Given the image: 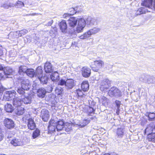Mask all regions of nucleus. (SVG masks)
<instances>
[{
	"instance_id": "nucleus-62",
	"label": "nucleus",
	"mask_w": 155,
	"mask_h": 155,
	"mask_svg": "<svg viewBox=\"0 0 155 155\" xmlns=\"http://www.w3.org/2000/svg\"><path fill=\"white\" fill-rule=\"evenodd\" d=\"M48 90L49 92H51L53 89V88L52 85L49 86L48 87Z\"/></svg>"
},
{
	"instance_id": "nucleus-18",
	"label": "nucleus",
	"mask_w": 155,
	"mask_h": 155,
	"mask_svg": "<svg viewBox=\"0 0 155 155\" xmlns=\"http://www.w3.org/2000/svg\"><path fill=\"white\" fill-rule=\"evenodd\" d=\"M4 75L7 78H10V76L12 75L13 73V71L12 69L10 67H7L5 68L4 70Z\"/></svg>"
},
{
	"instance_id": "nucleus-20",
	"label": "nucleus",
	"mask_w": 155,
	"mask_h": 155,
	"mask_svg": "<svg viewBox=\"0 0 155 155\" xmlns=\"http://www.w3.org/2000/svg\"><path fill=\"white\" fill-rule=\"evenodd\" d=\"M147 12L148 10L147 9L141 7L137 9L135 13V15L137 16L142 14H145Z\"/></svg>"
},
{
	"instance_id": "nucleus-27",
	"label": "nucleus",
	"mask_w": 155,
	"mask_h": 155,
	"mask_svg": "<svg viewBox=\"0 0 155 155\" xmlns=\"http://www.w3.org/2000/svg\"><path fill=\"white\" fill-rule=\"evenodd\" d=\"M51 79L53 81L56 82L59 79V75L58 73L55 71L51 75Z\"/></svg>"
},
{
	"instance_id": "nucleus-59",
	"label": "nucleus",
	"mask_w": 155,
	"mask_h": 155,
	"mask_svg": "<svg viewBox=\"0 0 155 155\" xmlns=\"http://www.w3.org/2000/svg\"><path fill=\"white\" fill-rule=\"evenodd\" d=\"M71 16L69 13H66L64 14L63 15V17L64 18H67L70 16Z\"/></svg>"
},
{
	"instance_id": "nucleus-7",
	"label": "nucleus",
	"mask_w": 155,
	"mask_h": 155,
	"mask_svg": "<svg viewBox=\"0 0 155 155\" xmlns=\"http://www.w3.org/2000/svg\"><path fill=\"white\" fill-rule=\"evenodd\" d=\"M15 97V94L11 91L5 92L3 96V99L7 101H11Z\"/></svg>"
},
{
	"instance_id": "nucleus-39",
	"label": "nucleus",
	"mask_w": 155,
	"mask_h": 155,
	"mask_svg": "<svg viewBox=\"0 0 155 155\" xmlns=\"http://www.w3.org/2000/svg\"><path fill=\"white\" fill-rule=\"evenodd\" d=\"M90 122V120L84 119L83 122L79 124L78 126L80 127H83L87 125Z\"/></svg>"
},
{
	"instance_id": "nucleus-35",
	"label": "nucleus",
	"mask_w": 155,
	"mask_h": 155,
	"mask_svg": "<svg viewBox=\"0 0 155 155\" xmlns=\"http://www.w3.org/2000/svg\"><path fill=\"white\" fill-rule=\"evenodd\" d=\"M26 74L30 77H33L35 76V71L33 69H28Z\"/></svg>"
},
{
	"instance_id": "nucleus-40",
	"label": "nucleus",
	"mask_w": 155,
	"mask_h": 155,
	"mask_svg": "<svg viewBox=\"0 0 155 155\" xmlns=\"http://www.w3.org/2000/svg\"><path fill=\"white\" fill-rule=\"evenodd\" d=\"M40 133V130L38 129H36L35 130L32 134V137L33 139H35L39 135Z\"/></svg>"
},
{
	"instance_id": "nucleus-64",
	"label": "nucleus",
	"mask_w": 155,
	"mask_h": 155,
	"mask_svg": "<svg viewBox=\"0 0 155 155\" xmlns=\"http://www.w3.org/2000/svg\"><path fill=\"white\" fill-rule=\"evenodd\" d=\"M2 7L8 9L9 8V5L7 4H4L3 5Z\"/></svg>"
},
{
	"instance_id": "nucleus-49",
	"label": "nucleus",
	"mask_w": 155,
	"mask_h": 155,
	"mask_svg": "<svg viewBox=\"0 0 155 155\" xmlns=\"http://www.w3.org/2000/svg\"><path fill=\"white\" fill-rule=\"evenodd\" d=\"M57 32V29L56 28L54 27L50 31V34L51 36H52L55 35Z\"/></svg>"
},
{
	"instance_id": "nucleus-12",
	"label": "nucleus",
	"mask_w": 155,
	"mask_h": 155,
	"mask_svg": "<svg viewBox=\"0 0 155 155\" xmlns=\"http://www.w3.org/2000/svg\"><path fill=\"white\" fill-rule=\"evenodd\" d=\"M44 70L46 73H51L53 72V69L51 64L49 62H46L44 65Z\"/></svg>"
},
{
	"instance_id": "nucleus-22",
	"label": "nucleus",
	"mask_w": 155,
	"mask_h": 155,
	"mask_svg": "<svg viewBox=\"0 0 155 155\" xmlns=\"http://www.w3.org/2000/svg\"><path fill=\"white\" fill-rule=\"evenodd\" d=\"M42 68L41 66L38 67L35 72V77L38 78L43 75L42 74Z\"/></svg>"
},
{
	"instance_id": "nucleus-55",
	"label": "nucleus",
	"mask_w": 155,
	"mask_h": 155,
	"mask_svg": "<svg viewBox=\"0 0 155 155\" xmlns=\"http://www.w3.org/2000/svg\"><path fill=\"white\" fill-rule=\"evenodd\" d=\"M76 92L79 96H81L83 95V93L82 91L80 89H78L76 90Z\"/></svg>"
},
{
	"instance_id": "nucleus-63",
	"label": "nucleus",
	"mask_w": 155,
	"mask_h": 155,
	"mask_svg": "<svg viewBox=\"0 0 155 155\" xmlns=\"http://www.w3.org/2000/svg\"><path fill=\"white\" fill-rule=\"evenodd\" d=\"M3 137V136L2 133L0 131V141L2 140Z\"/></svg>"
},
{
	"instance_id": "nucleus-8",
	"label": "nucleus",
	"mask_w": 155,
	"mask_h": 155,
	"mask_svg": "<svg viewBox=\"0 0 155 155\" xmlns=\"http://www.w3.org/2000/svg\"><path fill=\"white\" fill-rule=\"evenodd\" d=\"M48 111L46 109L42 110L41 112L40 117L43 121H47L49 118V115Z\"/></svg>"
},
{
	"instance_id": "nucleus-46",
	"label": "nucleus",
	"mask_w": 155,
	"mask_h": 155,
	"mask_svg": "<svg viewBox=\"0 0 155 155\" xmlns=\"http://www.w3.org/2000/svg\"><path fill=\"white\" fill-rule=\"evenodd\" d=\"M63 89L60 87H58L55 89V93L58 95H59L63 93Z\"/></svg>"
},
{
	"instance_id": "nucleus-45",
	"label": "nucleus",
	"mask_w": 155,
	"mask_h": 155,
	"mask_svg": "<svg viewBox=\"0 0 155 155\" xmlns=\"http://www.w3.org/2000/svg\"><path fill=\"white\" fill-rule=\"evenodd\" d=\"M84 28V27H83L80 25L78 24L77 27L75 28L77 32L78 33H79L80 32H82L83 29Z\"/></svg>"
},
{
	"instance_id": "nucleus-50",
	"label": "nucleus",
	"mask_w": 155,
	"mask_h": 155,
	"mask_svg": "<svg viewBox=\"0 0 155 155\" xmlns=\"http://www.w3.org/2000/svg\"><path fill=\"white\" fill-rule=\"evenodd\" d=\"M66 84V81L62 79L58 81V85H60L61 86H65V87Z\"/></svg>"
},
{
	"instance_id": "nucleus-60",
	"label": "nucleus",
	"mask_w": 155,
	"mask_h": 155,
	"mask_svg": "<svg viewBox=\"0 0 155 155\" xmlns=\"http://www.w3.org/2000/svg\"><path fill=\"white\" fill-rule=\"evenodd\" d=\"M53 20H51L49 21L47 23V25H47L48 26H51L52 24L53 23Z\"/></svg>"
},
{
	"instance_id": "nucleus-17",
	"label": "nucleus",
	"mask_w": 155,
	"mask_h": 155,
	"mask_svg": "<svg viewBox=\"0 0 155 155\" xmlns=\"http://www.w3.org/2000/svg\"><path fill=\"white\" fill-rule=\"evenodd\" d=\"M78 20V18L76 17H70L68 20L69 25L71 27H74L77 24Z\"/></svg>"
},
{
	"instance_id": "nucleus-4",
	"label": "nucleus",
	"mask_w": 155,
	"mask_h": 155,
	"mask_svg": "<svg viewBox=\"0 0 155 155\" xmlns=\"http://www.w3.org/2000/svg\"><path fill=\"white\" fill-rule=\"evenodd\" d=\"M23 120L24 121H25V120H27V125L29 129L31 130H33L35 129L36 127V125L34 120L32 118L24 117L23 118Z\"/></svg>"
},
{
	"instance_id": "nucleus-6",
	"label": "nucleus",
	"mask_w": 155,
	"mask_h": 155,
	"mask_svg": "<svg viewBox=\"0 0 155 155\" xmlns=\"http://www.w3.org/2000/svg\"><path fill=\"white\" fill-rule=\"evenodd\" d=\"M4 124L5 127L8 129L13 128L15 127V124L13 120L8 118H6L4 120Z\"/></svg>"
},
{
	"instance_id": "nucleus-9",
	"label": "nucleus",
	"mask_w": 155,
	"mask_h": 155,
	"mask_svg": "<svg viewBox=\"0 0 155 155\" xmlns=\"http://www.w3.org/2000/svg\"><path fill=\"white\" fill-rule=\"evenodd\" d=\"M10 143L14 146H22L24 145L23 140L20 139L13 138L11 140Z\"/></svg>"
},
{
	"instance_id": "nucleus-14",
	"label": "nucleus",
	"mask_w": 155,
	"mask_h": 155,
	"mask_svg": "<svg viewBox=\"0 0 155 155\" xmlns=\"http://www.w3.org/2000/svg\"><path fill=\"white\" fill-rule=\"evenodd\" d=\"M75 85L74 81L72 79H68L66 80L65 87L67 89H71Z\"/></svg>"
},
{
	"instance_id": "nucleus-30",
	"label": "nucleus",
	"mask_w": 155,
	"mask_h": 155,
	"mask_svg": "<svg viewBox=\"0 0 155 155\" xmlns=\"http://www.w3.org/2000/svg\"><path fill=\"white\" fill-rule=\"evenodd\" d=\"M5 110L7 112L11 113L13 111L14 108L11 104H7L5 106Z\"/></svg>"
},
{
	"instance_id": "nucleus-34",
	"label": "nucleus",
	"mask_w": 155,
	"mask_h": 155,
	"mask_svg": "<svg viewBox=\"0 0 155 155\" xmlns=\"http://www.w3.org/2000/svg\"><path fill=\"white\" fill-rule=\"evenodd\" d=\"M124 130L122 128H118L116 132L118 137L119 138H122L124 136Z\"/></svg>"
},
{
	"instance_id": "nucleus-3",
	"label": "nucleus",
	"mask_w": 155,
	"mask_h": 155,
	"mask_svg": "<svg viewBox=\"0 0 155 155\" xmlns=\"http://www.w3.org/2000/svg\"><path fill=\"white\" fill-rule=\"evenodd\" d=\"M91 67L94 71L97 72L104 66V63L101 60L95 61L92 63Z\"/></svg>"
},
{
	"instance_id": "nucleus-36",
	"label": "nucleus",
	"mask_w": 155,
	"mask_h": 155,
	"mask_svg": "<svg viewBox=\"0 0 155 155\" xmlns=\"http://www.w3.org/2000/svg\"><path fill=\"white\" fill-rule=\"evenodd\" d=\"M147 138L149 141L155 142V131L148 135Z\"/></svg>"
},
{
	"instance_id": "nucleus-56",
	"label": "nucleus",
	"mask_w": 155,
	"mask_h": 155,
	"mask_svg": "<svg viewBox=\"0 0 155 155\" xmlns=\"http://www.w3.org/2000/svg\"><path fill=\"white\" fill-rule=\"evenodd\" d=\"M115 103L116 105L117 108H118V109H119V108L121 104L120 101H119L116 100L115 101Z\"/></svg>"
},
{
	"instance_id": "nucleus-47",
	"label": "nucleus",
	"mask_w": 155,
	"mask_h": 155,
	"mask_svg": "<svg viewBox=\"0 0 155 155\" xmlns=\"http://www.w3.org/2000/svg\"><path fill=\"white\" fill-rule=\"evenodd\" d=\"M25 90H24V89L22 88L21 87H19L18 88L17 91L19 94L25 96Z\"/></svg>"
},
{
	"instance_id": "nucleus-23",
	"label": "nucleus",
	"mask_w": 155,
	"mask_h": 155,
	"mask_svg": "<svg viewBox=\"0 0 155 155\" xmlns=\"http://www.w3.org/2000/svg\"><path fill=\"white\" fill-rule=\"evenodd\" d=\"M46 93V91L44 88H40L37 91L38 96L41 98H43L45 97Z\"/></svg>"
},
{
	"instance_id": "nucleus-19",
	"label": "nucleus",
	"mask_w": 155,
	"mask_h": 155,
	"mask_svg": "<svg viewBox=\"0 0 155 155\" xmlns=\"http://www.w3.org/2000/svg\"><path fill=\"white\" fill-rule=\"evenodd\" d=\"M152 126L153 125L152 124H150L149 125L147 126V128L145 130V133L148 135L149 134H150L151 133L155 131V129L153 128Z\"/></svg>"
},
{
	"instance_id": "nucleus-13",
	"label": "nucleus",
	"mask_w": 155,
	"mask_h": 155,
	"mask_svg": "<svg viewBox=\"0 0 155 155\" xmlns=\"http://www.w3.org/2000/svg\"><path fill=\"white\" fill-rule=\"evenodd\" d=\"M53 120H51L49 122V125L48 127L49 132L50 133H53L55 131L56 129V124L54 123Z\"/></svg>"
},
{
	"instance_id": "nucleus-21",
	"label": "nucleus",
	"mask_w": 155,
	"mask_h": 155,
	"mask_svg": "<svg viewBox=\"0 0 155 155\" xmlns=\"http://www.w3.org/2000/svg\"><path fill=\"white\" fill-rule=\"evenodd\" d=\"M86 24L87 25L92 26L97 24L96 19L94 18H92L90 17L87 18Z\"/></svg>"
},
{
	"instance_id": "nucleus-29",
	"label": "nucleus",
	"mask_w": 155,
	"mask_h": 155,
	"mask_svg": "<svg viewBox=\"0 0 155 155\" xmlns=\"http://www.w3.org/2000/svg\"><path fill=\"white\" fill-rule=\"evenodd\" d=\"M81 87L83 91L85 92L87 91L89 88V85L87 81H83L81 84Z\"/></svg>"
},
{
	"instance_id": "nucleus-52",
	"label": "nucleus",
	"mask_w": 155,
	"mask_h": 155,
	"mask_svg": "<svg viewBox=\"0 0 155 155\" xmlns=\"http://www.w3.org/2000/svg\"><path fill=\"white\" fill-rule=\"evenodd\" d=\"M87 112L89 113H92L94 111V108L92 107H87Z\"/></svg>"
},
{
	"instance_id": "nucleus-26",
	"label": "nucleus",
	"mask_w": 155,
	"mask_h": 155,
	"mask_svg": "<svg viewBox=\"0 0 155 155\" xmlns=\"http://www.w3.org/2000/svg\"><path fill=\"white\" fill-rule=\"evenodd\" d=\"M64 126V130L66 131L67 132H70L72 130V124L71 122V123L66 122Z\"/></svg>"
},
{
	"instance_id": "nucleus-41",
	"label": "nucleus",
	"mask_w": 155,
	"mask_h": 155,
	"mask_svg": "<svg viewBox=\"0 0 155 155\" xmlns=\"http://www.w3.org/2000/svg\"><path fill=\"white\" fill-rule=\"evenodd\" d=\"M78 23L79 25L82 26L83 27H85L86 24V22L85 21V20L83 18H81L79 19L78 20Z\"/></svg>"
},
{
	"instance_id": "nucleus-16",
	"label": "nucleus",
	"mask_w": 155,
	"mask_h": 155,
	"mask_svg": "<svg viewBox=\"0 0 155 155\" xmlns=\"http://www.w3.org/2000/svg\"><path fill=\"white\" fill-rule=\"evenodd\" d=\"M153 2L152 0H144L142 2L141 4V5L152 9Z\"/></svg>"
},
{
	"instance_id": "nucleus-61",
	"label": "nucleus",
	"mask_w": 155,
	"mask_h": 155,
	"mask_svg": "<svg viewBox=\"0 0 155 155\" xmlns=\"http://www.w3.org/2000/svg\"><path fill=\"white\" fill-rule=\"evenodd\" d=\"M4 90V88L2 86H0V95H2L3 91Z\"/></svg>"
},
{
	"instance_id": "nucleus-48",
	"label": "nucleus",
	"mask_w": 155,
	"mask_h": 155,
	"mask_svg": "<svg viewBox=\"0 0 155 155\" xmlns=\"http://www.w3.org/2000/svg\"><path fill=\"white\" fill-rule=\"evenodd\" d=\"M15 5L17 7V8H21L23 7L24 5V3L20 1H18Z\"/></svg>"
},
{
	"instance_id": "nucleus-58",
	"label": "nucleus",
	"mask_w": 155,
	"mask_h": 155,
	"mask_svg": "<svg viewBox=\"0 0 155 155\" xmlns=\"http://www.w3.org/2000/svg\"><path fill=\"white\" fill-rule=\"evenodd\" d=\"M101 99L103 100V102L104 103H105L106 102H108V100L106 97L103 96L101 97Z\"/></svg>"
},
{
	"instance_id": "nucleus-5",
	"label": "nucleus",
	"mask_w": 155,
	"mask_h": 155,
	"mask_svg": "<svg viewBox=\"0 0 155 155\" xmlns=\"http://www.w3.org/2000/svg\"><path fill=\"white\" fill-rule=\"evenodd\" d=\"M19 80H21V87L24 90L27 91L29 90L31 87L29 81L28 79L26 78H21Z\"/></svg>"
},
{
	"instance_id": "nucleus-15",
	"label": "nucleus",
	"mask_w": 155,
	"mask_h": 155,
	"mask_svg": "<svg viewBox=\"0 0 155 155\" xmlns=\"http://www.w3.org/2000/svg\"><path fill=\"white\" fill-rule=\"evenodd\" d=\"M65 123L63 120H59L56 124V129L58 131L64 130Z\"/></svg>"
},
{
	"instance_id": "nucleus-25",
	"label": "nucleus",
	"mask_w": 155,
	"mask_h": 155,
	"mask_svg": "<svg viewBox=\"0 0 155 155\" xmlns=\"http://www.w3.org/2000/svg\"><path fill=\"white\" fill-rule=\"evenodd\" d=\"M21 100L17 97L14 98L13 99V105L16 107H20L21 104Z\"/></svg>"
},
{
	"instance_id": "nucleus-32",
	"label": "nucleus",
	"mask_w": 155,
	"mask_h": 155,
	"mask_svg": "<svg viewBox=\"0 0 155 155\" xmlns=\"http://www.w3.org/2000/svg\"><path fill=\"white\" fill-rule=\"evenodd\" d=\"M22 99L21 101L25 104H30L31 102V97L30 96L25 97Z\"/></svg>"
},
{
	"instance_id": "nucleus-38",
	"label": "nucleus",
	"mask_w": 155,
	"mask_h": 155,
	"mask_svg": "<svg viewBox=\"0 0 155 155\" xmlns=\"http://www.w3.org/2000/svg\"><path fill=\"white\" fill-rule=\"evenodd\" d=\"M154 78L148 76L146 77L144 83L148 84H153L155 82V81H154Z\"/></svg>"
},
{
	"instance_id": "nucleus-31",
	"label": "nucleus",
	"mask_w": 155,
	"mask_h": 155,
	"mask_svg": "<svg viewBox=\"0 0 155 155\" xmlns=\"http://www.w3.org/2000/svg\"><path fill=\"white\" fill-rule=\"evenodd\" d=\"M27 69V68L26 66H21L19 67L18 73L20 75L25 74Z\"/></svg>"
},
{
	"instance_id": "nucleus-44",
	"label": "nucleus",
	"mask_w": 155,
	"mask_h": 155,
	"mask_svg": "<svg viewBox=\"0 0 155 155\" xmlns=\"http://www.w3.org/2000/svg\"><path fill=\"white\" fill-rule=\"evenodd\" d=\"M55 98V95L54 94H51L48 95L47 97V99L48 101H52Z\"/></svg>"
},
{
	"instance_id": "nucleus-53",
	"label": "nucleus",
	"mask_w": 155,
	"mask_h": 155,
	"mask_svg": "<svg viewBox=\"0 0 155 155\" xmlns=\"http://www.w3.org/2000/svg\"><path fill=\"white\" fill-rule=\"evenodd\" d=\"M69 33L71 34H75V33L77 32L75 31V28H74L73 27L70 29L69 31Z\"/></svg>"
},
{
	"instance_id": "nucleus-11",
	"label": "nucleus",
	"mask_w": 155,
	"mask_h": 155,
	"mask_svg": "<svg viewBox=\"0 0 155 155\" xmlns=\"http://www.w3.org/2000/svg\"><path fill=\"white\" fill-rule=\"evenodd\" d=\"M82 74L83 76L85 78L89 77L91 73V69L88 68L84 67L82 69Z\"/></svg>"
},
{
	"instance_id": "nucleus-28",
	"label": "nucleus",
	"mask_w": 155,
	"mask_h": 155,
	"mask_svg": "<svg viewBox=\"0 0 155 155\" xmlns=\"http://www.w3.org/2000/svg\"><path fill=\"white\" fill-rule=\"evenodd\" d=\"M41 83L42 84H46L48 81V78L47 76L44 74L38 78Z\"/></svg>"
},
{
	"instance_id": "nucleus-2",
	"label": "nucleus",
	"mask_w": 155,
	"mask_h": 155,
	"mask_svg": "<svg viewBox=\"0 0 155 155\" xmlns=\"http://www.w3.org/2000/svg\"><path fill=\"white\" fill-rule=\"evenodd\" d=\"M108 95L110 97H119L121 96L122 93L116 87L111 88L108 93Z\"/></svg>"
},
{
	"instance_id": "nucleus-33",
	"label": "nucleus",
	"mask_w": 155,
	"mask_h": 155,
	"mask_svg": "<svg viewBox=\"0 0 155 155\" xmlns=\"http://www.w3.org/2000/svg\"><path fill=\"white\" fill-rule=\"evenodd\" d=\"M148 117L149 120L153 121L155 120V113H154L147 112L145 114Z\"/></svg>"
},
{
	"instance_id": "nucleus-10",
	"label": "nucleus",
	"mask_w": 155,
	"mask_h": 155,
	"mask_svg": "<svg viewBox=\"0 0 155 155\" xmlns=\"http://www.w3.org/2000/svg\"><path fill=\"white\" fill-rule=\"evenodd\" d=\"M59 26L61 32L64 33H66L67 31V25L65 20H63L60 22Z\"/></svg>"
},
{
	"instance_id": "nucleus-37",
	"label": "nucleus",
	"mask_w": 155,
	"mask_h": 155,
	"mask_svg": "<svg viewBox=\"0 0 155 155\" xmlns=\"http://www.w3.org/2000/svg\"><path fill=\"white\" fill-rule=\"evenodd\" d=\"M91 35L90 31L89 30H88L87 32L84 33L83 35L80 36V38L82 39H85L90 37Z\"/></svg>"
},
{
	"instance_id": "nucleus-42",
	"label": "nucleus",
	"mask_w": 155,
	"mask_h": 155,
	"mask_svg": "<svg viewBox=\"0 0 155 155\" xmlns=\"http://www.w3.org/2000/svg\"><path fill=\"white\" fill-rule=\"evenodd\" d=\"M91 35L95 34L99 32L100 29L99 28H94L89 30Z\"/></svg>"
},
{
	"instance_id": "nucleus-43",
	"label": "nucleus",
	"mask_w": 155,
	"mask_h": 155,
	"mask_svg": "<svg viewBox=\"0 0 155 155\" xmlns=\"http://www.w3.org/2000/svg\"><path fill=\"white\" fill-rule=\"evenodd\" d=\"M28 32V31L26 29H24L21 31H18L16 32V33L18 34V37L21 36Z\"/></svg>"
},
{
	"instance_id": "nucleus-57",
	"label": "nucleus",
	"mask_w": 155,
	"mask_h": 155,
	"mask_svg": "<svg viewBox=\"0 0 155 155\" xmlns=\"http://www.w3.org/2000/svg\"><path fill=\"white\" fill-rule=\"evenodd\" d=\"M144 75H141V77L139 78V80L142 82H145L146 78Z\"/></svg>"
},
{
	"instance_id": "nucleus-54",
	"label": "nucleus",
	"mask_w": 155,
	"mask_h": 155,
	"mask_svg": "<svg viewBox=\"0 0 155 155\" xmlns=\"http://www.w3.org/2000/svg\"><path fill=\"white\" fill-rule=\"evenodd\" d=\"M69 12H70V15H73L76 13V12L73 8H71L69 10Z\"/></svg>"
},
{
	"instance_id": "nucleus-1",
	"label": "nucleus",
	"mask_w": 155,
	"mask_h": 155,
	"mask_svg": "<svg viewBox=\"0 0 155 155\" xmlns=\"http://www.w3.org/2000/svg\"><path fill=\"white\" fill-rule=\"evenodd\" d=\"M100 89L102 91L105 92L108 89L110 86L111 82L109 79L105 78L99 81Z\"/></svg>"
},
{
	"instance_id": "nucleus-24",
	"label": "nucleus",
	"mask_w": 155,
	"mask_h": 155,
	"mask_svg": "<svg viewBox=\"0 0 155 155\" xmlns=\"http://www.w3.org/2000/svg\"><path fill=\"white\" fill-rule=\"evenodd\" d=\"M24 108L21 107H18L15 109V113L18 115H22L25 112Z\"/></svg>"
},
{
	"instance_id": "nucleus-51",
	"label": "nucleus",
	"mask_w": 155,
	"mask_h": 155,
	"mask_svg": "<svg viewBox=\"0 0 155 155\" xmlns=\"http://www.w3.org/2000/svg\"><path fill=\"white\" fill-rule=\"evenodd\" d=\"M88 102L89 103V107H93L96 104V103L93 101L89 100L88 101Z\"/></svg>"
}]
</instances>
